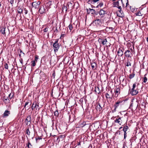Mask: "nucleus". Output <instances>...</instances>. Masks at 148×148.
Returning <instances> with one entry per match:
<instances>
[{
  "mask_svg": "<svg viewBox=\"0 0 148 148\" xmlns=\"http://www.w3.org/2000/svg\"><path fill=\"white\" fill-rule=\"evenodd\" d=\"M120 81L122 83L123 85H125L126 84V78L125 76L122 75L120 77Z\"/></svg>",
  "mask_w": 148,
  "mask_h": 148,
  "instance_id": "f257e3e1",
  "label": "nucleus"
},
{
  "mask_svg": "<svg viewBox=\"0 0 148 148\" xmlns=\"http://www.w3.org/2000/svg\"><path fill=\"white\" fill-rule=\"evenodd\" d=\"M136 86V84H134L133 85V88L132 89L130 93L132 95H136L138 93V91L136 90H135L134 88Z\"/></svg>",
  "mask_w": 148,
  "mask_h": 148,
  "instance_id": "f03ea898",
  "label": "nucleus"
},
{
  "mask_svg": "<svg viewBox=\"0 0 148 148\" xmlns=\"http://www.w3.org/2000/svg\"><path fill=\"white\" fill-rule=\"evenodd\" d=\"M99 42L103 45L106 46L108 44V42L107 41V39H101L99 38L98 40Z\"/></svg>",
  "mask_w": 148,
  "mask_h": 148,
  "instance_id": "7ed1b4c3",
  "label": "nucleus"
},
{
  "mask_svg": "<svg viewBox=\"0 0 148 148\" xmlns=\"http://www.w3.org/2000/svg\"><path fill=\"white\" fill-rule=\"evenodd\" d=\"M0 32L3 34H9V31L8 28H2Z\"/></svg>",
  "mask_w": 148,
  "mask_h": 148,
  "instance_id": "20e7f679",
  "label": "nucleus"
},
{
  "mask_svg": "<svg viewBox=\"0 0 148 148\" xmlns=\"http://www.w3.org/2000/svg\"><path fill=\"white\" fill-rule=\"evenodd\" d=\"M54 51H57L59 48V46L58 43V41H56L53 45Z\"/></svg>",
  "mask_w": 148,
  "mask_h": 148,
  "instance_id": "39448f33",
  "label": "nucleus"
},
{
  "mask_svg": "<svg viewBox=\"0 0 148 148\" xmlns=\"http://www.w3.org/2000/svg\"><path fill=\"white\" fill-rule=\"evenodd\" d=\"M40 2L38 1H37L32 3L33 6L35 8H36L40 4Z\"/></svg>",
  "mask_w": 148,
  "mask_h": 148,
  "instance_id": "423d86ee",
  "label": "nucleus"
},
{
  "mask_svg": "<svg viewBox=\"0 0 148 148\" xmlns=\"http://www.w3.org/2000/svg\"><path fill=\"white\" fill-rule=\"evenodd\" d=\"M87 13L89 14H94L95 13V11L93 9L89 8L88 9H87Z\"/></svg>",
  "mask_w": 148,
  "mask_h": 148,
  "instance_id": "0eeeda50",
  "label": "nucleus"
},
{
  "mask_svg": "<svg viewBox=\"0 0 148 148\" xmlns=\"http://www.w3.org/2000/svg\"><path fill=\"white\" fill-rule=\"evenodd\" d=\"M125 56L127 57H131V56L132 55V54L131 52L129 50H127L125 51Z\"/></svg>",
  "mask_w": 148,
  "mask_h": 148,
  "instance_id": "6e6552de",
  "label": "nucleus"
},
{
  "mask_svg": "<svg viewBox=\"0 0 148 148\" xmlns=\"http://www.w3.org/2000/svg\"><path fill=\"white\" fill-rule=\"evenodd\" d=\"M121 10H119L117 12V15L119 17H123L124 16V14L121 12Z\"/></svg>",
  "mask_w": 148,
  "mask_h": 148,
  "instance_id": "1a4fd4ad",
  "label": "nucleus"
},
{
  "mask_svg": "<svg viewBox=\"0 0 148 148\" xmlns=\"http://www.w3.org/2000/svg\"><path fill=\"white\" fill-rule=\"evenodd\" d=\"M115 96L116 97H117L119 94L120 93V89L117 88L115 89Z\"/></svg>",
  "mask_w": 148,
  "mask_h": 148,
  "instance_id": "9d476101",
  "label": "nucleus"
},
{
  "mask_svg": "<svg viewBox=\"0 0 148 148\" xmlns=\"http://www.w3.org/2000/svg\"><path fill=\"white\" fill-rule=\"evenodd\" d=\"M105 11H104L102 10H101L99 11V14L101 17H103L105 14Z\"/></svg>",
  "mask_w": 148,
  "mask_h": 148,
  "instance_id": "9b49d317",
  "label": "nucleus"
},
{
  "mask_svg": "<svg viewBox=\"0 0 148 148\" xmlns=\"http://www.w3.org/2000/svg\"><path fill=\"white\" fill-rule=\"evenodd\" d=\"M9 114H10V112L8 110H6L3 114V116L4 117H7L8 116Z\"/></svg>",
  "mask_w": 148,
  "mask_h": 148,
  "instance_id": "f8f14e48",
  "label": "nucleus"
},
{
  "mask_svg": "<svg viewBox=\"0 0 148 148\" xmlns=\"http://www.w3.org/2000/svg\"><path fill=\"white\" fill-rule=\"evenodd\" d=\"M123 52L122 50L120 49L119 50L118 54L119 56H121L123 55Z\"/></svg>",
  "mask_w": 148,
  "mask_h": 148,
  "instance_id": "ddd939ff",
  "label": "nucleus"
},
{
  "mask_svg": "<svg viewBox=\"0 0 148 148\" xmlns=\"http://www.w3.org/2000/svg\"><path fill=\"white\" fill-rule=\"evenodd\" d=\"M115 123H118L121 125L122 122L121 118H119L118 119H116L115 121Z\"/></svg>",
  "mask_w": 148,
  "mask_h": 148,
  "instance_id": "4468645a",
  "label": "nucleus"
},
{
  "mask_svg": "<svg viewBox=\"0 0 148 148\" xmlns=\"http://www.w3.org/2000/svg\"><path fill=\"white\" fill-rule=\"evenodd\" d=\"M95 23L98 25H100L101 24V21L99 19H97L95 21Z\"/></svg>",
  "mask_w": 148,
  "mask_h": 148,
  "instance_id": "2eb2a0df",
  "label": "nucleus"
},
{
  "mask_svg": "<svg viewBox=\"0 0 148 148\" xmlns=\"http://www.w3.org/2000/svg\"><path fill=\"white\" fill-rule=\"evenodd\" d=\"M23 9V8H18L17 9L18 13L21 14L22 12Z\"/></svg>",
  "mask_w": 148,
  "mask_h": 148,
  "instance_id": "dca6fc26",
  "label": "nucleus"
},
{
  "mask_svg": "<svg viewBox=\"0 0 148 148\" xmlns=\"http://www.w3.org/2000/svg\"><path fill=\"white\" fill-rule=\"evenodd\" d=\"M39 12L40 13L42 14L44 12V10L43 8H41L39 9Z\"/></svg>",
  "mask_w": 148,
  "mask_h": 148,
  "instance_id": "f3484780",
  "label": "nucleus"
},
{
  "mask_svg": "<svg viewBox=\"0 0 148 148\" xmlns=\"http://www.w3.org/2000/svg\"><path fill=\"white\" fill-rule=\"evenodd\" d=\"M101 109L102 108L99 104L97 106V110L100 111L101 110Z\"/></svg>",
  "mask_w": 148,
  "mask_h": 148,
  "instance_id": "a211bd4d",
  "label": "nucleus"
},
{
  "mask_svg": "<svg viewBox=\"0 0 148 148\" xmlns=\"http://www.w3.org/2000/svg\"><path fill=\"white\" fill-rule=\"evenodd\" d=\"M95 91L96 93H99L100 92L99 88L98 87L95 88Z\"/></svg>",
  "mask_w": 148,
  "mask_h": 148,
  "instance_id": "6ab92c4d",
  "label": "nucleus"
},
{
  "mask_svg": "<svg viewBox=\"0 0 148 148\" xmlns=\"http://www.w3.org/2000/svg\"><path fill=\"white\" fill-rule=\"evenodd\" d=\"M128 129V126H126L124 127L123 128V131L124 132H126L127 131V130Z\"/></svg>",
  "mask_w": 148,
  "mask_h": 148,
  "instance_id": "aec40b11",
  "label": "nucleus"
},
{
  "mask_svg": "<svg viewBox=\"0 0 148 148\" xmlns=\"http://www.w3.org/2000/svg\"><path fill=\"white\" fill-rule=\"evenodd\" d=\"M35 107L36 109V110H39V106L38 105L36 104V103H35Z\"/></svg>",
  "mask_w": 148,
  "mask_h": 148,
  "instance_id": "412c9836",
  "label": "nucleus"
},
{
  "mask_svg": "<svg viewBox=\"0 0 148 148\" xmlns=\"http://www.w3.org/2000/svg\"><path fill=\"white\" fill-rule=\"evenodd\" d=\"M31 120V117L30 116H28L27 117V118L26 119L25 121H30Z\"/></svg>",
  "mask_w": 148,
  "mask_h": 148,
  "instance_id": "4be33fe9",
  "label": "nucleus"
},
{
  "mask_svg": "<svg viewBox=\"0 0 148 148\" xmlns=\"http://www.w3.org/2000/svg\"><path fill=\"white\" fill-rule=\"evenodd\" d=\"M96 65L95 63H94L91 64V66L92 69H94L95 68V67Z\"/></svg>",
  "mask_w": 148,
  "mask_h": 148,
  "instance_id": "5701e85b",
  "label": "nucleus"
},
{
  "mask_svg": "<svg viewBox=\"0 0 148 148\" xmlns=\"http://www.w3.org/2000/svg\"><path fill=\"white\" fill-rule=\"evenodd\" d=\"M114 5L115 7H117L119 6V2L117 1L114 3Z\"/></svg>",
  "mask_w": 148,
  "mask_h": 148,
  "instance_id": "b1692460",
  "label": "nucleus"
},
{
  "mask_svg": "<svg viewBox=\"0 0 148 148\" xmlns=\"http://www.w3.org/2000/svg\"><path fill=\"white\" fill-rule=\"evenodd\" d=\"M121 103V102L120 101H118L117 102H116V105L115 106V108H117V107L118 106V104H119L120 103Z\"/></svg>",
  "mask_w": 148,
  "mask_h": 148,
  "instance_id": "393cba45",
  "label": "nucleus"
},
{
  "mask_svg": "<svg viewBox=\"0 0 148 148\" xmlns=\"http://www.w3.org/2000/svg\"><path fill=\"white\" fill-rule=\"evenodd\" d=\"M136 16H141L142 15L141 13L140 12H138L136 13Z\"/></svg>",
  "mask_w": 148,
  "mask_h": 148,
  "instance_id": "a878e982",
  "label": "nucleus"
},
{
  "mask_svg": "<svg viewBox=\"0 0 148 148\" xmlns=\"http://www.w3.org/2000/svg\"><path fill=\"white\" fill-rule=\"evenodd\" d=\"M4 66L5 69H8V65L6 63L4 65Z\"/></svg>",
  "mask_w": 148,
  "mask_h": 148,
  "instance_id": "bb28decb",
  "label": "nucleus"
},
{
  "mask_svg": "<svg viewBox=\"0 0 148 148\" xmlns=\"http://www.w3.org/2000/svg\"><path fill=\"white\" fill-rule=\"evenodd\" d=\"M134 76V74H132L130 75L129 78L130 79L133 78Z\"/></svg>",
  "mask_w": 148,
  "mask_h": 148,
  "instance_id": "cd10ccee",
  "label": "nucleus"
},
{
  "mask_svg": "<svg viewBox=\"0 0 148 148\" xmlns=\"http://www.w3.org/2000/svg\"><path fill=\"white\" fill-rule=\"evenodd\" d=\"M35 103L34 102L32 106V110H33L35 108Z\"/></svg>",
  "mask_w": 148,
  "mask_h": 148,
  "instance_id": "c85d7f7f",
  "label": "nucleus"
},
{
  "mask_svg": "<svg viewBox=\"0 0 148 148\" xmlns=\"http://www.w3.org/2000/svg\"><path fill=\"white\" fill-rule=\"evenodd\" d=\"M103 5V3H99L98 5H97V8H98L99 7H101Z\"/></svg>",
  "mask_w": 148,
  "mask_h": 148,
  "instance_id": "c756f323",
  "label": "nucleus"
},
{
  "mask_svg": "<svg viewBox=\"0 0 148 148\" xmlns=\"http://www.w3.org/2000/svg\"><path fill=\"white\" fill-rule=\"evenodd\" d=\"M126 66H131V63L129 61H128L127 62V64Z\"/></svg>",
  "mask_w": 148,
  "mask_h": 148,
  "instance_id": "7c9ffc66",
  "label": "nucleus"
},
{
  "mask_svg": "<svg viewBox=\"0 0 148 148\" xmlns=\"http://www.w3.org/2000/svg\"><path fill=\"white\" fill-rule=\"evenodd\" d=\"M54 115L56 116H58V111H56L54 112Z\"/></svg>",
  "mask_w": 148,
  "mask_h": 148,
  "instance_id": "2f4dec72",
  "label": "nucleus"
},
{
  "mask_svg": "<svg viewBox=\"0 0 148 148\" xmlns=\"http://www.w3.org/2000/svg\"><path fill=\"white\" fill-rule=\"evenodd\" d=\"M136 9H135L134 8L132 7H130L131 10L132 12H134L135 11V10H136Z\"/></svg>",
  "mask_w": 148,
  "mask_h": 148,
  "instance_id": "473e14b6",
  "label": "nucleus"
},
{
  "mask_svg": "<svg viewBox=\"0 0 148 148\" xmlns=\"http://www.w3.org/2000/svg\"><path fill=\"white\" fill-rule=\"evenodd\" d=\"M106 96L107 98H110V97L108 93H106Z\"/></svg>",
  "mask_w": 148,
  "mask_h": 148,
  "instance_id": "72a5a7b5",
  "label": "nucleus"
},
{
  "mask_svg": "<svg viewBox=\"0 0 148 148\" xmlns=\"http://www.w3.org/2000/svg\"><path fill=\"white\" fill-rule=\"evenodd\" d=\"M26 133L28 135H30V132L29 131V129H27V130L26 131Z\"/></svg>",
  "mask_w": 148,
  "mask_h": 148,
  "instance_id": "f704fd0d",
  "label": "nucleus"
},
{
  "mask_svg": "<svg viewBox=\"0 0 148 148\" xmlns=\"http://www.w3.org/2000/svg\"><path fill=\"white\" fill-rule=\"evenodd\" d=\"M13 96V94H12V93H10L9 95V98L10 99H11L12 98Z\"/></svg>",
  "mask_w": 148,
  "mask_h": 148,
  "instance_id": "c9c22d12",
  "label": "nucleus"
},
{
  "mask_svg": "<svg viewBox=\"0 0 148 148\" xmlns=\"http://www.w3.org/2000/svg\"><path fill=\"white\" fill-rule=\"evenodd\" d=\"M25 122L26 125H30L31 123L30 121H25Z\"/></svg>",
  "mask_w": 148,
  "mask_h": 148,
  "instance_id": "e433bc0d",
  "label": "nucleus"
},
{
  "mask_svg": "<svg viewBox=\"0 0 148 148\" xmlns=\"http://www.w3.org/2000/svg\"><path fill=\"white\" fill-rule=\"evenodd\" d=\"M69 29L70 30H71L73 28L72 26V25H70L69 26Z\"/></svg>",
  "mask_w": 148,
  "mask_h": 148,
  "instance_id": "4c0bfd02",
  "label": "nucleus"
},
{
  "mask_svg": "<svg viewBox=\"0 0 148 148\" xmlns=\"http://www.w3.org/2000/svg\"><path fill=\"white\" fill-rule=\"evenodd\" d=\"M49 28V27H47L46 28H45L44 29V32H47V31H48V29Z\"/></svg>",
  "mask_w": 148,
  "mask_h": 148,
  "instance_id": "58836bf2",
  "label": "nucleus"
},
{
  "mask_svg": "<svg viewBox=\"0 0 148 148\" xmlns=\"http://www.w3.org/2000/svg\"><path fill=\"white\" fill-rule=\"evenodd\" d=\"M32 65L34 66H35L36 63H35V61L34 60L32 61Z\"/></svg>",
  "mask_w": 148,
  "mask_h": 148,
  "instance_id": "ea45409f",
  "label": "nucleus"
},
{
  "mask_svg": "<svg viewBox=\"0 0 148 148\" xmlns=\"http://www.w3.org/2000/svg\"><path fill=\"white\" fill-rule=\"evenodd\" d=\"M147 78L146 77H145L144 78V81L143 82L145 83L147 81Z\"/></svg>",
  "mask_w": 148,
  "mask_h": 148,
  "instance_id": "a19ab883",
  "label": "nucleus"
},
{
  "mask_svg": "<svg viewBox=\"0 0 148 148\" xmlns=\"http://www.w3.org/2000/svg\"><path fill=\"white\" fill-rule=\"evenodd\" d=\"M62 10H63V11H64V10L66 11V10H67V8H66V7L65 6H64V7H63L62 8Z\"/></svg>",
  "mask_w": 148,
  "mask_h": 148,
  "instance_id": "79ce46f5",
  "label": "nucleus"
},
{
  "mask_svg": "<svg viewBox=\"0 0 148 148\" xmlns=\"http://www.w3.org/2000/svg\"><path fill=\"white\" fill-rule=\"evenodd\" d=\"M124 138H125L127 136V133L126 132H124Z\"/></svg>",
  "mask_w": 148,
  "mask_h": 148,
  "instance_id": "37998d69",
  "label": "nucleus"
},
{
  "mask_svg": "<svg viewBox=\"0 0 148 148\" xmlns=\"http://www.w3.org/2000/svg\"><path fill=\"white\" fill-rule=\"evenodd\" d=\"M24 10L25 11V14H27V13L28 11H27L26 8H25Z\"/></svg>",
  "mask_w": 148,
  "mask_h": 148,
  "instance_id": "c03bdc74",
  "label": "nucleus"
},
{
  "mask_svg": "<svg viewBox=\"0 0 148 148\" xmlns=\"http://www.w3.org/2000/svg\"><path fill=\"white\" fill-rule=\"evenodd\" d=\"M117 7H118V9L119 10H120V9L121 10V6H119H119H118Z\"/></svg>",
  "mask_w": 148,
  "mask_h": 148,
  "instance_id": "a18cd8bd",
  "label": "nucleus"
},
{
  "mask_svg": "<svg viewBox=\"0 0 148 148\" xmlns=\"http://www.w3.org/2000/svg\"><path fill=\"white\" fill-rule=\"evenodd\" d=\"M28 102H27L25 103V107H26L27 105L28 104Z\"/></svg>",
  "mask_w": 148,
  "mask_h": 148,
  "instance_id": "49530a36",
  "label": "nucleus"
},
{
  "mask_svg": "<svg viewBox=\"0 0 148 148\" xmlns=\"http://www.w3.org/2000/svg\"><path fill=\"white\" fill-rule=\"evenodd\" d=\"M38 59V57H37V56H36V57H35V60L36 61H37V59Z\"/></svg>",
  "mask_w": 148,
  "mask_h": 148,
  "instance_id": "de8ad7c7",
  "label": "nucleus"
},
{
  "mask_svg": "<svg viewBox=\"0 0 148 148\" xmlns=\"http://www.w3.org/2000/svg\"><path fill=\"white\" fill-rule=\"evenodd\" d=\"M10 3L11 4H12L13 3V1H11Z\"/></svg>",
  "mask_w": 148,
  "mask_h": 148,
  "instance_id": "09e8293b",
  "label": "nucleus"
},
{
  "mask_svg": "<svg viewBox=\"0 0 148 148\" xmlns=\"http://www.w3.org/2000/svg\"><path fill=\"white\" fill-rule=\"evenodd\" d=\"M94 2V3H96V2L97 1H96V0H95V1H93Z\"/></svg>",
  "mask_w": 148,
  "mask_h": 148,
  "instance_id": "8fccbe9b",
  "label": "nucleus"
},
{
  "mask_svg": "<svg viewBox=\"0 0 148 148\" xmlns=\"http://www.w3.org/2000/svg\"><path fill=\"white\" fill-rule=\"evenodd\" d=\"M127 3H128V1H127V2L126 3V6H127Z\"/></svg>",
  "mask_w": 148,
  "mask_h": 148,
  "instance_id": "3c124183",
  "label": "nucleus"
},
{
  "mask_svg": "<svg viewBox=\"0 0 148 148\" xmlns=\"http://www.w3.org/2000/svg\"><path fill=\"white\" fill-rule=\"evenodd\" d=\"M7 100L8 99H5L4 101H7Z\"/></svg>",
  "mask_w": 148,
  "mask_h": 148,
  "instance_id": "603ef678",
  "label": "nucleus"
},
{
  "mask_svg": "<svg viewBox=\"0 0 148 148\" xmlns=\"http://www.w3.org/2000/svg\"><path fill=\"white\" fill-rule=\"evenodd\" d=\"M53 76H55V74L54 73L53 74Z\"/></svg>",
  "mask_w": 148,
  "mask_h": 148,
  "instance_id": "864d4df0",
  "label": "nucleus"
},
{
  "mask_svg": "<svg viewBox=\"0 0 148 148\" xmlns=\"http://www.w3.org/2000/svg\"><path fill=\"white\" fill-rule=\"evenodd\" d=\"M147 42H148V37L147 38Z\"/></svg>",
  "mask_w": 148,
  "mask_h": 148,
  "instance_id": "5fc2aeb1",
  "label": "nucleus"
},
{
  "mask_svg": "<svg viewBox=\"0 0 148 148\" xmlns=\"http://www.w3.org/2000/svg\"><path fill=\"white\" fill-rule=\"evenodd\" d=\"M90 0L88 1V3H89V2H90Z\"/></svg>",
  "mask_w": 148,
  "mask_h": 148,
  "instance_id": "6e6d98bb",
  "label": "nucleus"
},
{
  "mask_svg": "<svg viewBox=\"0 0 148 148\" xmlns=\"http://www.w3.org/2000/svg\"><path fill=\"white\" fill-rule=\"evenodd\" d=\"M122 0H121V2H122Z\"/></svg>",
  "mask_w": 148,
  "mask_h": 148,
  "instance_id": "4d7b16f0",
  "label": "nucleus"
}]
</instances>
